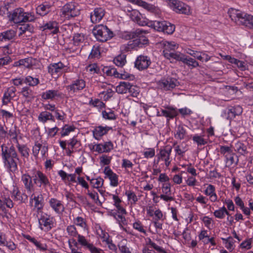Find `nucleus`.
Listing matches in <instances>:
<instances>
[{
    "instance_id": "obj_3",
    "label": "nucleus",
    "mask_w": 253,
    "mask_h": 253,
    "mask_svg": "<svg viewBox=\"0 0 253 253\" xmlns=\"http://www.w3.org/2000/svg\"><path fill=\"white\" fill-rule=\"evenodd\" d=\"M92 33L96 39L101 42H106L114 37V33L106 26L98 25L92 30Z\"/></svg>"
},
{
    "instance_id": "obj_38",
    "label": "nucleus",
    "mask_w": 253,
    "mask_h": 253,
    "mask_svg": "<svg viewBox=\"0 0 253 253\" xmlns=\"http://www.w3.org/2000/svg\"><path fill=\"white\" fill-rule=\"evenodd\" d=\"M184 58V59L183 60L182 62L188 65L191 69L199 66L198 62L191 57H188L185 55Z\"/></svg>"
},
{
    "instance_id": "obj_30",
    "label": "nucleus",
    "mask_w": 253,
    "mask_h": 253,
    "mask_svg": "<svg viewBox=\"0 0 253 253\" xmlns=\"http://www.w3.org/2000/svg\"><path fill=\"white\" fill-rule=\"evenodd\" d=\"M34 194H33L30 197V203H32L33 201H35L34 207L37 208V210H41L43 208V205L42 203V200L43 199L42 196V194H40L37 196H34L33 197Z\"/></svg>"
},
{
    "instance_id": "obj_46",
    "label": "nucleus",
    "mask_w": 253,
    "mask_h": 253,
    "mask_svg": "<svg viewBox=\"0 0 253 253\" xmlns=\"http://www.w3.org/2000/svg\"><path fill=\"white\" fill-rule=\"evenodd\" d=\"M12 194L14 197V200L18 201L19 203L24 202L23 196L17 188L13 189Z\"/></svg>"
},
{
    "instance_id": "obj_60",
    "label": "nucleus",
    "mask_w": 253,
    "mask_h": 253,
    "mask_svg": "<svg viewBox=\"0 0 253 253\" xmlns=\"http://www.w3.org/2000/svg\"><path fill=\"white\" fill-rule=\"evenodd\" d=\"M220 152L221 154H223L225 156V155L231 154V153L233 152V151L231 149V147L229 146H221L220 147Z\"/></svg>"
},
{
    "instance_id": "obj_45",
    "label": "nucleus",
    "mask_w": 253,
    "mask_h": 253,
    "mask_svg": "<svg viewBox=\"0 0 253 253\" xmlns=\"http://www.w3.org/2000/svg\"><path fill=\"white\" fill-rule=\"evenodd\" d=\"M84 40V35L81 33H76L73 37V43L75 45H79Z\"/></svg>"
},
{
    "instance_id": "obj_4",
    "label": "nucleus",
    "mask_w": 253,
    "mask_h": 253,
    "mask_svg": "<svg viewBox=\"0 0 253 253\" xmlns=\"http://www.w3.org/2000/svg\"><path fill=\"white\" fill-rule=\"evenodd\" d=\"M35 17L31 12H25L21 8L15 9L11 14L10 20L15 23L31 22L34 21Z\"/></svg>"
},
{
    "instance_id": "obj_9",
    "label": "nucleus",
    "mask_w": 253,
    "mask_h": 253,
    "mask_svg": "<svg viewBox=\"0 0 253 253\" xmlns=\"http://www.w3.org/2000/svg\"><path fill=\"white\" fill-rule=\"evenodd\" d=\"M169 5L176 13L187 15L190 13V7L181 1L169 0Z\"/></svg>"
},
{
    "instance_id": "obj_61",
    "label": "nucleus",
    "mask_w": 253,
    "mask_h": 253,
    "mask_svg": "<svg viewBox=\"0 0 253 253\" xmlns=\"http://www.w3.org/2000/svg\"><path fill=\"white\" fill-rule=\"evenodd\" d=\"M103 151L105 153L111 151L113 149V144L111 141H108L102 144Z\"/></svg>"
},
{
    "instance_id": "obj_21",
    "label": "nucleus",
    "mask_w": 253,
    "mask_h": 253,
    "mask_svg": "<svg viewBox=\"0 0 253 253\" xmlns=\"http://www.w3.org/2000/svg\"><path fill=\"white\" fill-rule=\"evenodd\" d=\"M85 86V83L82 79H77L73 82L70 85L66 86V88L69 91L75 92L83 89Z\"/></svg>"
},
{
    "instance_id": "obj_34",
    "label": "nucleus",
    "mask_w": 253,
    "mask_h": 253,
    "mask_svg": "<svg viewBox=\"0 0 253 253\" xmlns=\"http://www.w3.org/2000/svg\"><path fill=\"white\" fill-rule=\"evenodd\" d=\"M164 49L163 50L164 55L165 57V53L171 52V51H174L178 47L177 45L175 44L174 42H168L165 41L163 42Z\"/></svg>"
},
{
    "instance_id": "obj_62",
    "label": "nucleus",
    "mask_w": 253,
    "mask_h": 253,
    "mask_svg": "<svg viewBox=\"0 0 253 253\" xmlns=\"http://www.w3.org/2000/svg\"><path fill=\"white\" fill-rule=\"evenodd\" d=\"M78 237V242L83 246H86L87 248H88L89 245H91V244L88 243L84 237L79 234Z\"/></svg>"
},
{
    "instance_id": "obj_49",
    "label": "nucleus",
    "mask_w": 253,
    "mask_h": 253,
    "mask_svg": "<svg viewBox=\"0 0 253 253\" xmlns=\"http://www.w3.org/2000/svg\"><path fill=\"white\" fill-rule=\"evenodd\" d=\"M192 139L198 146L204 145L207 143V141L205 139L198 134L194 135L192 137Z\"/></svg>"
},
{
    "instance_id": "obj_51",
    "label": "nucleus",
    "mask_w": 253,
    "mask_h": 253,
    "mask_svg": "<svg viewBox=\"0 0 253 253\" xmlns=\"http://www.w3.org/2000/svg\"><path fill=\"white\" fill-rule=\"evenodd\" d=\"M222 240L223 241V243L225 244V247L229 250H233V246L234 244V242L233 241L232 238L230 236L227 238H221Z\"/></svg>"
},
{
    "instance_id": "obj_55",
    "label": "nucleus",
    "mask_w": 253,
    "mask_h": 253,
    "mask_svg": "<svg viewBox=\"0 0 253 253\" xmlns=\"http://www.w3.org/2000/svg\"><path fill=\"white\" fill-rule=\"evenodd\" d=\"M102 114L103 118L105 119L115 120L116 119V116L112 111L110 110L108 112L106 111H103Z\"/></svg>"
},
{
    "instance_id": "obj_59",
    "label": "nucleus",
    "mask_w": 253,
    "mask_h": 253,
    "mask_svg": "<svg viewBox=\"0 0 253 253\" xmlns=\"http://www.w3.org/2000/svg\"><path fill=\"white\" fill-rule=\"evenodd\" d=\"M48 115H49V112L46 111L42 112L38 117L39 120L43 123H45L49 120Z\"/></svg>"
},
{
    "instance_id": "obj_12",
    "label": "nucleus",
    "mask_w": 253,
    "mask_h": 253,
    "mask_svg": "<svg viewBox=\"0 0 253 253\" xmlns=\"http://www.w3.org/2000/svg\"><path fill=\"white\" fill-rule=\"evenodd\" d=\"M21 181L28 193H32L34 191L35 184L33 182V173L32 176L28 173L23 174L21 175Z\"/></svg>"
},
{
    "instance_id": "obj_47",
    "label": "nucleus",
    "mask_w": 253,
    "mask_h": 253,
    "mask_svg": "<svg viewBox=\"0 0 253 253\" xmlns=\"http://www.w3.org/2000/svg\"><path fill=\"white\" fill-rule=\"evenodd\" d=\"M104 182V180L100 177L96 179L92 178L90 180V183L93 185L94 188L99 189L102 187Z\"/></svg>"
},
{
    "instance_id": "obj_26",
    "label": "nucleus",
    "mask_w": 253,
    "mask_h": 253,
    "mask_svg": "<svg viewBox=\"0 0 253 253\" xmlns=\"http://www.w3.org/2000/svg\"><path fill=\"white\" fill-rule=\"evenodd\" d=\"M33 65V58L28 57L25 59H20L18 61L15 62L14 66H23L25 68H29Z\"/></svg>"
},
{
    "instance_id": "obj_22",
    "label": "nucleus",
    "mask_w": 253,
    "mask_h": 253,
    "mask_svg": "<svg viewBox=\"0 0 253 253\" xmlns=\"http://www.w3.org/2000/svg\"><path fill=\"white\" fill-rule=\"evenodd\" d=\"M105 13L104 8L102 7L95 8L93 12L90 14V20L93 23L99 22L103 17Z\"/></svg>"
},
{
    "instance_id": "obj_8",
    "label": "nucleus",
    "mask_w": 253,
    "mask_h": 253,
    "mask_svg": "<svg viewBox=\"0 0 253 253\" xmlns=\"http://www.w3.org/2000/svg\"><path fill=\"white\" fill-rule=\"evenodd\" d=\"M159 85L164 90H171L179 84L178 80L170 76L164 77L158 82Z\"/></svg>"
},
{
    "instance_id": "obj_25",
    "label": "nucleus",
    "mask_w": 253,
    "mask_h": 253,
    "mask_svg": "<svg viewBox=\"0 0 253 253\" xmlns=\"http://www.w3.org/2000/svg\"><path fill=\"white\" fill-rule=\"evenodd\" d=\"M51 5L47 2L39 5L36 8V12L38 14L43 16L48 14L50 11Z\"/></svg>"
},
{
    "instance_id": "obj_28",
    "label": "nucleus",
    "mask_w": 253,
    "mask_h": 253,
    "mask_svg": "<svg viewBox=\"0 0 253 253\" xmlns=\"http://www.w3.org/2000/svg\"><path fill=\"white\" fill-rule=\"evenodd\" d=\"M56 96L60 97L61 94L57 90H48L42 94V98L43 99H52Z\"/></svg>"
},
{
    "instance_id": "obj_27",
    "label": "nucleus",
    "mask_w": 253,
    "mask_h": 253,
    "mask_svg": "<svg viewBox=\"0 0 253 253\" xmlns=\"http://www.w3.org/2000/svg\"><path fill=\"white\" fill-rule=\"evenodd\" d=\"M43 30L46 29L53 31L51 32L52 34H55L58 33L59 31L58 23L56 21H49V22L45 24L42 26Z\"/></svg>"
},
{
    "instance_id": "obj_57",
    "label": "nucleus",
    "mask_w": 253,
    "mask_h": 253,
    "mask_svg": "<svg viewBox=\"0 0 253 253\" xmlns=\"http://www.w3.org/2000/svg\"><path fill=\"white\" fill-rule=\"evenodd\" d=\"M74 223L80 226L83 228H85L86 226V224L84 219L80 216H78L74 219Z\"/></svg>"
},
{
    "instance_id": "obj_14",
    "label": "nucleus",
    "mask_w": 253,
    "mask_h": 253,
    "mask_svg": "<svg viewBox=\"0 0 253 253\" xmlns=\"http://www.w3.org/2000/svg\"><path fill=\"white\" fill-rule=\"evenodd\" d=\"M130 16L133 21L136 22L139 25L142 26L147 25L149 27L153 28L152 23H154V21H149L148 20L144 18L141 16L138 11L132 10Z\"/></svg>"
},
{
    "instance_id": "obj_13",
    "label": "nucleus",
    "mask_w": 253,
    "mask_h": 253,
    "mask_svg": "<svg viewBox=\"0 0 253 253\" xmlns=\"http://www.w3.org/2000/svg\"><path fill=\"white\" fill-rule=\"evenodd\" d=\"M151 63L150 58L144 55L138 56L134 62V66L139 70H144L148 68Z\"/></svg>"
},
{
    "instance_id": "obj_44",
    "label": "nucleus",
    "mask_w": 253,
    "mask_h": 253,
    "mask_svg": "<svg viewBox=\"0 0 253 253\" xmlns=\"http://www.w3.org/2000/svg\"><path fill=\"white\" fill-rule=\"evenodd\" d=\"M17 147L22 156L25 158H28L29 157V149L25 145L18 144L17 145Z\"/></svg>"
},
{
    "instance_id": "obj_50",
    "label": "nucleus",
    "mask_w": 253,
    "mask_h": 253,
    "mask_svg": "<svg viewBox=\"0 0 253 253\" xmlns=\"http://www.w3.org/2000/svg\"><path fill=\"white\" fill-rule=\"evenodd\" d=\"M5 124H0V144L7 138V131L4 128Z\"/></svg>"
},
{
    "instance_id": "obj_19",
    "label": "nucleus",
    "mask_w": 253,
    "mask_h": 253,
    "mask_svg": "<svg viewBox=\"0 0 253 253\" xmlns=\"http://www.w3.org/2000/svg\"><path fill=\"white\" fill-rule=\"evenodd\" d=\"M104 173L105 175V178H108L110 180L112 186L115 187L118 185V176L109 167L104 168Z\"/></svg>"
},
{
    "instance_id": "obj_7",
    "label": "nucleus",
    "mask_w": 253,
    "mask_h": 253,
    "mask_svg": "<svg viewBox=\"0 0 253 253\" xmlns=\"http://www.w3.org/2000/svg\"><path fill=\"white\" fill-rule=\"evenodd\" d=\"M153 24V28L157 31L163 32L168 35L172 34L175 31L174 25L166 21H155Z\"/></svg>"
},
{
    "instance_id": "obj_10",
    "label": "nucleus",
    "mask_w": 253,
    "mask_h": 253,
    "mask_svg": "<svg viewBox=\"0 0 253 253\" xmlns=\"http://www.w3.org/2000/svg\"><path fill=\"white\" fill-rule=\"evenodd\" d=\"M38 220L40 228L42 230H43L42 226H44L45 229L47 231L51 230L54 227L53 217L45 213L42 212L40 217L38 218Z\"/></svg>"
},
{
    "instance_id": "obj_48",
    "label": "nucleus",
    "mask_w": 253,
    "mask_h": 253,
    "mask_svg": "<svg viewBox=\"0 0 253 253\" xmlns=\"http://www.w3.org/2000/svg\"><path fill=\"white\" fill-rule=\"evenodd\" d=\"M125 194L127 197V199L128 201L132 200V202H131V204H135L138 201V198H137V196L134 192L131 190H127L126 191Z\"/></svg>"
},
{
    "instance_id": "obj_29",
    "label": "nucleus",
    "mask_w": 253,
    "mask_h": 253,
    "mask_svg": "<svg viewBox=\"0 0 253 253\" xmlns=\"http://www.w3.org/2000/svg\"><path fill=\"white\" fill-rule=\"evenodd\" d=\"M172 151V147L170 146H166L165 148L161 149L158 154V159L162 160L169 159V157Z\"/></svg>"
},
{
    "instance_id": "obj_17",
    "label": "nucleus",
    "mask_w": 253,
    "mask_h": 253,
    "mask_svg": "<svg viewBox=\"0 0 253 253\" xmlns=\"http://www.w3.org/2000/svg\"><path fill=\"white\" fill-rule=\"evenodd\" d=\"M49 204L52 209L57 213L62 214L65 210V207L62 202L56 198H51Z\"/></svg>"
},
{
    "instance_id": "obj_52",
    "label": "nucleus",
    "mask_w": 253,
    "mask_h": 253,
    "mask_svg": "<svg viewBox=\"0 0 253 253\" xmlns=\"http://www.w3.org/2000/svg\"><path fill=\"white\" fill-rule=\"evenodd\" d=\"M31 242L33 243L40 251H45L47 250V247L45 244L38 241L35 238Z\"/></svg>"
},
{
    "instance_id": "obj_23",
    "label": "nucleus",
    "mask_w": 253,
    "mask_h": 253,
    "mask_svg": "<svg viewBox=\"0 0 253 253\" xmlns=\"http://www.w3.org/2000/svg\"><path fill=\"white\" fill-rule=\"evenodd\" d=\"M164 108L161 109V115L166 117L168 121L177 116L178 112L176 108L170 106H165Z\"/></svg>"
},
{
    "instance_id": "obj_33",
    "label": "nucleus",
    "mask_w": 253,
    "mask_h": 253,
    "mask_svg": "<svg viewBox=\"0 0 253 253\" xmlns=\"http://www.w3.org/2000/svg\"><path fill=\"white\" fill-rule=\"evenodd\" d=\"M16 35V32L13 30L3 32L0 34V41H6L12 39Z\"/></svg>"
},
{
    "instance_id": "obj_56",
    "label": "nucleus",
    "mask_w": 253,
    "mask_h": 253,
    "mask_svg": "<svg viewBox=\"0 0 253 253\" xmlns=\"http://www.w3.org/2000/svg\"><path fill=\"white\" fill-rule=\"evenodd\" d=\"M75 127L74 126H68L65 125L63 128L62 132H61L62 136L68 135L69 133L73 131H74Z\"/></svg>"
},
{
    "instance_id": "obj_20",
    "label": "nucleus",
    "mask_w": 253,
    "mask_h": 253,
    "mask_svg": "<svg viewBox=\"0 0 253 253\" xmlns=\"http://www.w3.org/2000/svg\"><path fill=\"white\" fill-rule=\"evenodd\" d=\"M136 4L156 15H159L161 13L160 9L158 6L148 3L142 0H136Z\"/></svg>"
},
{
    "instance_id": "obj_54",
    "label": "nucleus",
    "mask_w": 253,
    "mask_h": 253,
    "mask_svg": "<svg viewBox=\"0 0 253 253\" xmlns=\"http://www.w3.org/2000/svg\"><path fill=\"white\" fill-rule=\"evenodd\" d=\"M127 92H128L132 97H137L139 94V91L137 86L130 84V87H128Z\"/></svg>"
},
{
    "instance_id": "obj_24",
    "label": "nucleus",
    "mask_w": 253,
    "mask_h": 253,
    "mask_svg": "<svg viewBox=\"0 0 253 253\" xmlns=\"http://www.w3.org/2000/svg\"><path fill=\"white\" fill-rule=\"evenodd\" d=\"M112 127L109 126L103 127L99 126H96L93 130V135L96 139H98L99 137L107 133L108 131L111 129Z\"/></svg>"
},
{
    "instance_id": "obj_32",
    "label": "nucleus",
    "mask_w": 253,
    "mask_h": 253,
    "mask_svg": "<svg viewBox=\"0 0 253 253\" xmlns=\"http://www.w3.org/2000/svg\"><path fill=\"white\" fill-rule=\"evenodd\" d=\"M233 148L235 151L241 155H245L248 153L246 145L241 142L238 141L236 143Z\"/></svg>"
},
{
    "instance_id": "obj_63",
    "label": "nucleus",
    "mask_w": 253,
    "mask_h": 253,
    "mask_svg": "<svg viewBox=\"0 0 253 253\" xmlns=\"http://www.w3.org/2000/svg\"><path fill=\"white\" fill-rule=\"evenodd\" d=\"M162 192L163 193L166 195H171V190H170V184L169 183H166L163 185L162 187Z\"/></svg>"
},
{
    "instance_id": "obj_36",
    "label": "nucleus",
    "mask_w": 253,
    "mask_h": 253,
    "mask_svg": "<svg viewBox=\"0 0 253 253\" xmlns=\"http://www.w3.org/2000/svg\"><path fill=\"white\" fill-rule=\"evenodd\" d=\"M157 243L153 242L150 239H148V244L151 247L154 248L155 250L158 252L162 253H167V252L161 247L159 245H161V243L163 241L161 239L157 240Z\"/></svg>"
},
{
    "instance_id": "obj_2",
    "label": "nucleus",
    "mask_w": 253,
    "mask_h": 253,
    "mask_svg": "<svg viewBox=\"0 0 253 253\" xmlns=\"http://www.w3.org/2000/svg\"><path fill=\"white\" fill-rule=\"evenodd\" d=\"M228 14L231 20L237 25H242L250 29H253V16L239 9L230 8Z\"/></svg>"
},
{
    "instance_id": "obj_18",
    "label": "nucleus",
    "mask_w": 253,
    "mask_h": 253,
    "mask_svg": "<svg viewBox=\"0 0 253 253\" xmlns=\"http://www.w3.org/2000/svg\"><path fill=\"white\" fill-rule=\"evenodd\" d=\"M16 88L14 86H11L6 89L2 99L3 105H6L10 102L11 100L16 96Z\"/></svg>"
},
{
    "instance_id": "obj_5",
    "label": "nucleus",
    "mask_w": 253,
    "mask_h": 253,
    "mask_svg": "<svg viewBox=\"0 0 253 253\" xmlns=\"http://www.w3.org/2000/svg\"><path fill=\"white\" fill-rule=\"evenodd\" d=\"M146 32L140 29H137L134 31L128 33L126 35V40L135 39L133 41L135 46L142 47L148 43L147 38L144 35Z\"/></svg>"
},
{
    "instance_id": "obj_41",
    "label": "nucleus",
    "mask_w": 253,
    "mask_h": 253,
    "mask_svg": "<svg viewBox=\"0 0 253 253\" xmlns=\"http://www.w3.org/2000/svg\"><path fill=\"white\" fill-rule=\"evenodd\" d=\"M100 55V47L98 45H95L93 46L91 52L90 53L88 58H98Z\"/></svg>"
},
{
    "instance_id": "obj_58",
    "label": "nucleus",
    "mask_w": 253,
    "mask_h": 253,
    "mask_svg": "<svg viewBox=\"0 0 253 253\" xmlns=\"http://www.w3.org/2000/svg\"><path fill=\"white\" fill-rule=\"evenodd\" d=\"M100 164L103 165H108L111 163L112 157L106 155H103L100 157Z\"/></svg>"
},
{
    "instance_id": "obj_39",
    "label": "nucleus",
    "mask_w": 253,
    "mask_h": 253,
    "mask_svg": "<svg viewBox=\"0 0 253 253\" xmlns=\"http://www.w3.org/2000/svg\"><path fill=\"white\" fill-rule=\"evenodd\" d=\"M126 55L120 54L115 57L114 59V63L118 67H122L126 63Z\"/></svg>"
},
{
    "instance_id": "obj_43",
    "label": "nucleus",
    "mask_w": 253,
    "mask_h": 253,
    "mask_svg": "<svg viewBox=\"0 0 253 253\" xmlns=\"http://www.w3.org/2000/svg\"><path fill=\"white\" fill-rule=\"evenodd\" d=\"M21 93L25 98L32 99L33 98V91L28 86L23 87Z\"/></svg>"
},
{
    "instance_id": "obj_16",
    "label": "nucleus",
    "mask_w": 253,
    "mask_h": 253,
    "mask_svg": "<svg viewBox=\"0 0 253 253\" xmlns=\"http://www.w3.org/2000/svg\"><path fill=\"white\" fill-rule=\"evenodd\" d=\"M64 65L61 62L50 64L48 67V71L55 78H58L63 73Z\"/></svg>"
},
{
    "instance_id": "obj_53",
    "label": "nucleus",
    "mask_w": 253,
    "mask_h": 253,
    "mask_svg": "<svg viewBox=\"0 0 253 253\" xmlns=\"http://www.w3.org/2000/svg\"><path fill=\"white\" fill-rule=\"evenodd\" d=\"M67 231L68 235L73 237H77L79 234L75 225H71L67 227Z\"/></svg>"
},
{
    "instance_id": "obj_6",
    "label": "nucleus",
    "mask_w": 253,
    "mask_h": 253,
    "mask_svg": "<svg viewBox=\"0 0 253 253\" xmlns=\"http://www.w3.org/2000/svg\"><path fill=\"white\" fill-rule=\"evenodd\" d=\"M33 182L37 187L45 190L51 186V184L47 176L39 170H36L33 172Z\"/></svg>"
},
{
    "instance_id": "obj_37",
    "label": "nucleus",
    "mask_w": 253,
    "mask_h": 253,
    "mask_svg": "<svg viewBox=\"0 0 253 253\" xmlns=\"http://www.w3.org/2000/svg\"><path fill=\"white\" fill-rule=\"evenodd\" d=\"M18 29L20 31L19 34V36L27 32L30 34L34 32V27L31 24L29 23H25L22 24Z\"/></svg>"
},
{
    "instance_id": "obj_1",
    "label": "nucleus",
    "mask_w": 253,
    "mask_h": 253,
    "mask_svg": "<svg viewBox=\"0 0 253 253\" xmlns=\"http://www.w3.org/2000/svg\"><path fill=\"white\" fill-rule=\"evenodd\" d=\"M0 147L1 158L5 168L9 172L15 173L18 170V163L20 162L15 148L13 145L8 147L4 143Z\"/></svg>"
},
{
    "instance_id": "obj_64",
    "label": "nucleus",
    "mask_w": 253,
    "mask_h": 253,
    "mask_svg": "<svg viewBox=\"0 0 253 253\" xmlns=\"http://www.w3.org/2000/svg\"><path fill=\"white\" fill-rule=\"evenodd\" d=\"M133 227L135 229L137 230L139 232L146 234V231L143 228V226L140 221L134 222L133 224Z\"/></svg>"
},
{
    "instance_id": "obj_31",
    "label": "nucleus",
    "mask_w": 253,
    "mask_h": 253,
    "mask_svg": "<svg viewBox=\"0 0 253 253\" xmlns=\"http://www.w3.org/2000/svg\"><path fill=\"white\" fill-rule=\"evenodd\" d=\"M185 55L180 52H174L173 51L165 53V57L168 59H175L176 61L183 62Z\"/></svg>"
},
{
    "instance_id": "obj_42",
    "label": "nucleus",
    "mask_w": 253,
    "mask_h": 253,
    "mask_svg": "<svg viewBox=\"0 0 253 253\" xmlns=\"http://www.w3.org/2000/svg\"><path fill=\"white\" fill-rule=\"evenodd\" d=\"M39 80L36 78H33L30 76H27L24 79V83L28 84L29 85L34 86L39 84Z\"/></svg>"
},
{
    "instance_id": "obj_40",
    "label": "nucleus",
    "mask_w": 253,
    "mask_h": 253,
    "mask_svg": "<svg viewBox=\"0 0 253 253\" xmlns=\"http://www.w3.org/2000/svg\"><path fill=\"white\" fill-rule=\"evenodd\" d=\"M186 134V130L181 125H179L177 127L176 133L174 136L176 138L181 140L184 139Z\"/></svg>"
},
{
    "instance_id": "obj_15",
    "label": "nucleus",
    "mask_w": 253,
    "mask_h": 253,
    "mask_svg": "<svg viewBox=\"0 0 253 253\" xmlns=\"http://www.w3.org/2000/svg\"><path fill=\"white\" fill-rule=\"evenodd\" d=\"M104 70L107 75L110 76H114L116 78H119L123 80L128 79L130 77H133L132 75L125 71L124 72H122V71H121L120 72H118L117 69L115 68H110L106 67Z\"/></svg>"
},
{
    "instance_id": "obj_11",
    "label": "nucleus",
    "mask_w": 253,
    "mask_h": 253,
    "mask_svg": "<svg viewBox=\"0 0 253 253\" xmlns=\"http://www.w3.org/2000/svg\"><path fill=\"white\" fill-rule=\"evenodd\" d=\"M61 16L69 19L74 17L80 14V11L77 9L72 3H67L61 9Z\"/></svg>"
},
{
    "instance_id": "obj_35",
    "label": "nucleus",
    "mask_w": 253,
    "mask_h": 253,
    "mask_svg": "<svg viewBox=\"0 0 253 253\" xmlns=\"http://www.w3.org/2000/svg\"><path fill=\"white\" fill-rule=\"evenodd\" d=\"M128 87H130V83L128 82H121L117 86L116 92L120 94L126 93L127 92Z\"/></svg>"
}]
</instances>
